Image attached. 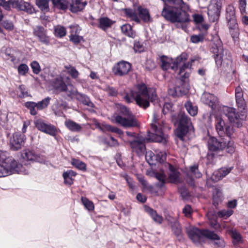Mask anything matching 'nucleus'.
<instances>
[{"instance_id": "obj_63", "label": "nucleus", "mask_w": 248, "mask_h": 248, "mask_svg": "<svg viewBox=\"0 0 248 248\" xmlns=\"http://www.w3.org/2000/svg\"><path fill=\"white\" fill-rule=\"evenodd\" d=\"M134 49L136 52H141L144 50V46L139 41H136L134 45Z\"/></svg>"}, {"instance_id": "obj_57", "label": "nucleus", "mask_w": 248, "mask_h": 248, "mask_svg": "<svg viewBox=\"0 0 248 248\" xmlns=\"http://www.w3.org/2000/svg\"><path fill=\"white\" fill-rule=\"evenodd\" d=\"M155 177L157 180L159 181L160 184H159V186L162 187L165 183L166 176L163 172L156 173Z\"/></svg>"}, {"instance_id": "obj_40", "label": "nucleus", "mask_w": 248, "mask_h": 248, "mask_svg": "<svg viewBox=\"0 0 248 248\" xmlns=\"http://www.w3.org/2000/svg\"><path fill=\"white\" fill-rule=\"evenodd\" d=\"M145 158L150 165H152L155 164V155L151 151L146 152Z\"/></svg>"}, {"instance_id": "obj_25", "label": "nucleus", "mask_w": 248, "mask_h": 248, "mask_svg": "<svg viewBox=\"0 0 248 248\" xmlns=\"http://www.w3.org/2000/svg\"><path fill=\"white\" fill-rule=\"evenodd\" d=\"M227 20L232 36L233 38L237 37L239 34V29L236 17L228 19Z\"/></svg>"}, {"instance_id": "obj_18", "label": "nucleus", "mask_w": 248, "mask_h": 248, "mask_svg": "<svg viewBox=\"0 0 248 248\" xmlns=\"http://www.w3.org/2000/svg\"><path fill=\"white\" fill-rule=\"evenodd\" d=\"M182 80L183 82L180 86L174 88L173 89H170L168 91L169 94L172 96H182L186 94L189 90V87L187 84Z\"/></svg>"}, {"instance_id": "obj_23", "label": "nucleus", "mask_w": 248, "mask_h": 248, "mask_svg": "<svg viewBox=\"0 0 248 248\" xmlns=\"http://www.w3.org/2000/svg\"><path fill=\"white\" fill-rule=\"evenodd\" d=\"M97 27L103 31H106L111 27L115 21L107 17H101L98 19Z\"/></svg>"}, {"instance_id": "obj_35", "label": "nucleus", "mask_w": 248, "mask_h": 248, "mask_svg": "<svg viewBox=\"0 0 248 248\" xmlns=\"http://www.w3.org/2000/svg\"><path fill=\"white\" fill-rule=\"evenodd\" d=\"M52 2L54 6L58 9L65 10L68 8L67 0H52Z\"/></svg>"}, {"instance_id": "obj_62", "label": "nucleus", "mask_w": 248, "mask_h": 248, "mask_svg": "<svg viewBox=\"0 0 248 248\" xmlns=\"http://www.w3.org/2000/svg\"><path fill=\"white\" fill-rule=\"evenodd\" d=\"M29 68L27 65L25 64H21L18 67V72L20 75H24L28 71Z\"/></svg>"}, {"instance_id": "obj_4", "label": "nucleus", "mask_w": 248, "mask_h": 248, "mask_svg": "<svg viewBox=\"0 0 248 248\" xmlns=\"http://www.w3.org/2000/svg\"><path fill=\"white\" fill-rule=\"evenodd\" d=\"M175 123L179 124L175 134L181 140H185V137L187 133L189 134L194 133V129L191 120L185 113L180 112Z\"/></svg>"}, {"instance_id": "obj_49", "label": "nucleus", "mask_w": 248, "mask_h": 248, "mask_svg": "<svg viewBox=\"0 0 248 248\" xmlns=\"http://www.w3.org/2000/svg\"><path fill=\"white\" fill-rule=\"evenodd\" d=\"M65 68L67 70L68 73L71 75L72 78L76 79L79 76L78 70L73 66H65Z\"/></svg>"}, {"instance_id": "obj_11", "label": "nucleus", "mask_w": 248, "mask_h": 248, "mask_svg": "<svg viewBox=\"0 0 248 248\" xmlns=\"http://www.w3.org/2000/svg\"><path fill=\"white\" fill-rule=\"evenodd\" d=\"M225 139L218 140L215 137H210L208 140V147L210 151L218 152L222 151L226 146Z\"/></svg>"}, {"instance_id": "obj_26", "label": "nucleus", "mask_w": 248, "mask_h": 248, "mask_svg": "<svg viewBox=\"0 0 248 248\" xmlns=\"http://www.w3.org/2000/svg\"><path fill=\"white\" fill-rule=\"evenodd\" d=\"M235 98L238 107L244 109L246 104L243 98V92L240 86L237 87L235 89Z\"/></svg>"}, {"instance_id": "obj_20", "label": "nucleus", "mask_w": 248, "mask_h": 248, "mask_svg": "<svg viewBox=\"0 0 248 248\" xmlns=\"http://www.w3.org/2000/svg\"><path fill=\"white\" fill-rule=\"evenodd\" d=\"M202 101L208 105L212 109H215L217 105L218 100L217 97L209 93H204L201 97Z\"/></svg>"}, {"instance_id": "obj_36", "label": "nucleus", "mask_w": 248, "mask_h": 248, "mask_svg": "<svg viewBox=\"0 0 248 248\" xmlns=\"http://www.w3.org/2000/svg\"><path fill=\"white\" fill-rule=\"evenodd\" d=\"M222 192L218 189H216L213 193V204L215 206L218 205L220 203L222 200Z\"/></svg>"}, {"instance_id": "obj_13", "label": "nucleus", "mask_w": 248, "mask_h": 248, "mask_svg": "<svg viewBox=\"0 0 248 248\" xmlns=\"http://www.w3.org/2000/svg\"><path fill=\"white\" fill-rule=\"evenodd\" d=\"M131 69L130 63L122 61L117 63L113 68V72L115 75L124 76L128 74Z\"/></svg>"}, {"instance_id": "obj_2", "label": "nucleus", "mask_w": 248, "mask_h": 248, "mask_svg": "<svg viewBox=\"0 0 248 248\" xmlns=\"http://www.w3.org/2000/svg\"><path fill=\"white\" fill-rule=\"evenodd\" d=\"M187 233L190 239L195 244H199L204 238L213 240V244L216 248H223L224 241L214 232L208 230H200L194 227L187 229Z\"/></svg>"}, {"instance_id": "obj_8", "label": "nucleus", "mask_w": 248, "mask_h": 248, "mask_svg": "<svg viewBox=\"0 0 248 248\" xmlns=\"http://www.w3.org/2000/svg\"><path fill=\"white\" fill-rule=\"evenodd\" d=\"M212 51L214 54V58L217 65L221 66L223 63H228L231 60L227 55V51L224 50L221 46H213Z\"/></svg>"}, {"instance_id": "obj_3", "label": "nucleus", "mask_w": 248, "mask_h": 248, "mask_svg": "<svg viewBox=\"0 0 248 248\" xmlns=\"http://www.w3.org/2000/svg\"><path fill=\"white\" fill-rule=\"evenodd\" d=\"M26 174L28 172L24 167L12 157H8L0 165V177H6L13 173Z\"/></svg>"}, {"instance_id": "obj_52", "label": "nucleus", "mask_w": 248, "mask_h": 248, "mask_svg": "<svg viewBox=\"0 0 248 248\" xmlns=\"http://www.w3.org/2000/svg\"><path fill=\"white\" fill-rule=\"evenodd\" d=\"M233 213L232 209L222 210L217 213V216L219 217L227 218L230 217Z\"/></svg>"}, {"instance_id": "obj_19", "label": "nucleus", "mask_w": 248, "mask_h": 248, "mask_svg": "<svg viewBox=\"0 0 248 248\" xmlns=\"http://www.w3.org/2000/svg\"><path fill=\"white\" fill-rule=\"evenodd\" d=\"M197 57H194L191 59L190 61L184 63L180 68L179 71V78L182 80H184L189 77V72L186 71V69H190L192 66V64L195 61H198Z\"/></svg>"}, {"instance_id": "obj_27", "label": "nucleus", "mask_w": 248, "mask_h": 248, "mask_svg": "<svg viewBox=\"0 0 248 248\" xmlns=\"http://www.w3.org/2000/svg\"><path fill=\"white\" fill-rule=\"evenodd\" d=\"M137 11L140 17L146 23L150 22L152 19L149 14V10L145 8L139 6L138 7Z\"/></svg>"}, {"instance_id": "obj_34", "label": "nucleus", "mask_w": 248, "mask_h": 248, "mask_svg": "<svg viewBox=\"0 0 248 248\" xmlns=\"http://www.w3.org/2000/svg\"><path fill=\"white\" fill-rule=\"evenodd\" d=\"M65 124L70 130L74 132H78L82 128L80 124L71 120H66Z\"/></svg>"}, {"instance_id": "obj_28", "label": "nucleus", "mask_w": 248, "mask_h": 248, "mask_svg": "<svg viewBox=\"0 0 248 248\" xmlns=\"http://www.w3.org/2000/svg\"><path fill=\"white\" fill-rule=\"evenodd\" d=\"M144 209L146 213L149 214L152 219L157 223L161 224L163 221L162 216L157 214L156 212L149 206H145Z\"/></svg>"}, {"instance_id": "obj_50", "label": "nucleus", "mask_w": 248, "mask_h": 248, "mask_svg": "<svg viewBox=\"0 0 248 248\" xmlns=\"http://www.w3.org/2000/svg\"><path fill=\"white\" fill-rule=\"evenodd\" d=\"M25 106L30 109V113L31 115H35L37 114V111L35 109V108H36L35 102H27L25 103Z\"/></svg>"}, {"instance_id": "obj_48", "label": "nucleus", "mask_w": 248, "mask_h": 248, "mask_svg": "<svg viewBox=\"0 0 248 248\" xmlns=\"http://www.w3.org/2000/svg\"><path fill=\"white\" fill-rule=\"evenodd\" d=\"M66 109L67 108V104L66 103H62L61 104L58 103L55 105L54 107L53 110L56 115L61 116L62 114V111L61 110V108Z\"/></svg>"}, {"instance_id": "obj_58", "label": "nucleus", "mask_w": 248, "mask_h": 248, "mask_svg": "<svg viewBox=\"0 0 248 248\" xmlns=\"http://www.w3.org/2000/svg\"><path fill=\"white\" fill-rule=\"evenodd\" d=\"M246 0H239V9L242 15H246Z\"/></svg>"}, {"instance_id": "obj_5", "label": "nucleus", "mask_w": 248, "mask_h": 248, "mask_svg": "<svg viewBox=\"0 0 248 248\" xmlns=\"http://www.w3.org/2000/svg\"><path fill=\"white\" fill-rule=\"evenodd\" d=\"M121 112L124 115H114L111 117V121L124 127H135L138 125V122L129 109L124 106L121 108Z\"/></svg>"}, {"instance_id": "obj_44", "label": "nucleus", "mask_w": 248, "mask_h": 248, "mask_svg": "<svg viewBox=\"0 0 248 248\" xmlns=\"http://www.w3.org/2000/svg\"><path fill=\"white\" fill-rule=\"evenodd\" d=\"M235 9L233 5H229L226 8V19L235 18Z\"/></svg>"}, {"instance_id": "obj_17", "label": "nucleus", "mask_w": 248, "mask_h": 248, "mask_svg": "<svg viewBox=\"0 0 248 248\" xmlns=\"http://www.w3.org/2000/svg\"><path fill=\"white\" fill-rule=\"evenodd\" d=\"M145 140L142 137H138L136 140L130 142L131 147L133 152H135L139 155H142L145 150L144 144Z\"/></svg>"}, {"instance_id": "obj_14", "label": "nucleus", "mask_w": 248, "mask_h": 248, "mask_svg": "<svg viewBox=\"0 0 248 248\" xmlns=\"http://www.w3.org/2000/svg\"><path fill=\"white\" fill-rule=\"evenodd\" d=\"M37 128L45 133L51 136H55L57 133V130L53 125L46 123L44 121L38 120L35 122Z\"/></svg>"}, {"instance_id": "obj_45", "label": "nucleus", "mask_w": 248, "mask_h": 248, "mask_svg": "<svg viewBox=\"0 0 248 248\" xmlns=\"http://www.w3.org/2000/svg\"><path fill=\"white\" fill-rule=\"evenodd\" d=\"M71 164L79 170H85L86 169V164L79 160L72 159L71 160Z\"/></svg>"}, {"instance_id": "obj_59", "label": "nucleus", "mask_w": 248, "mask_h": 248, "mask_svg": "<svg viewBox=\"0 0 248 248\" xmlns=\"http://www.w3.org/2000/svg\"><path fill=\"white\" fill-rule=\"evenodd\" d=\"M172 230L173 233L177 236H180L182 234L181 227L179 224L175 223L174 225L172 227Z\"/></svg>"}, {"instance_id": "obj_54", "label": "nucleus", "mask_w": 248, "mask_h": 248, "mask_svg": "<svg viewBox=\"0 0 248 248\" xmlns=\"http://www.w3.org/2000/svg\"><path fill=\"white\" fill-rule=\"evenodd\" d=\"M166 154L165 152L156 151L155 160L156 162H163L166 160Z\"/></svg>"}, {"instance_id": "obj_55", "label": "nucleus", "mask_w": 248, "mask_h": 248, "mask_svg": "<svg viewBox=\"0 0 248 248\" xmlns=\"http://www.w3.org/2000/svg\"><path fill=\"white\" fill-rule=\"evenodd\" d=\"M188 55L186 53H182L180 55L178 56L175 60L173 61L174 62H175L177 65V68L178 67L179 64L186 61Z\"/></svg>"}, {"instance_id": "obj_56", "label": "nucleus", "mask_w": 248, "mask_h": 248, "mask_svg": "<svg viewBox=\"0 0 248 248\" xmlns=\"http://www.w3.org/2000/svg\"><path fill=\"white\" fill-rule=\"evenodd\" d=\"M210 215V214L209 213L208 214V216L210 221V225L214 229L216 230H218L219 228H220V226L217 222V217H211Z\"/></svg>"}, {"instance_id": "obj_42", "label": "nucleus", "mask_w": 248, "mask_h": 248, "mask_svg": "<svg viewBox=\"0 0 248 248\" xmlns=\"http://www.w3.org/2000/svg\"><path fill=\"white\" fill-rule=\"evenodd\" d=\"M55 35L57 37H62L66 34V29L61 25H58L55 27Z\"/></svg>"}, {"instance_id": "obj_41", "label": "nucleus", "mask_w": 248, "mask_h": 248, "mask_svg": "<svg viewBox=\"0 0 248 248\" xmlns=\"http://www.w3.org/2000/svg\"><path fill=\"white\" fill-rule=\"evenodd\" d=\"M49 0H36V4L42 11H47L48 10Z\"/></svg>"}, {"instance_id": "obj_43", "label": "nucleus", "mask_w": 248, "mask_h": 248, "mask_svg": "<svg viewBox=\"0 0 248 248\" xmlns=\"http://www.w3.org/2000/svg\"><path fill=\"white\" fill-rule=\"evenodd\" d=\"M229 233L231 235L233 240L234 243H238L241 241L242 237L240 234L235 230L229 231Z\"/></svg>"}, {"instance_id": "obj_60", "label": "nucleus", "mask_w": 248, "mask_h": 248, "mask_svg": "<svg viewBox=\"0 0 248 248\" xmlns=\"http://www.w3.org/2000/svg\"><path fill=\"white\" fill-rule=\"evenodd\" d=\"M31 66L34 74H38L41 71L40 66L36 61L32 62L31 64Z\"/></svg>"}, {"instance_id": "obj_37", "label": "nucleus", "mask_w": 248, "mask_h": 248, "mask_svg": "<svg viewBox=\"0 0 248 248\" xmlns=\"http://www.w3.org/2000/svg\"><path fill=\"white\" fill-rule=\"evenodd\" d=\"M185 106L187 112L191 116H195L197 115L198 108L196 106H194L191 102L187 101Z\"/></svg>"}, {"instance_id": "obj_46", "label": "nucleus", "mask_w": 248, "mask_h": 248, "mask_svg": "<svg viewBox=\"0 0 248 248\" xmlns=\"http://www.w3.org/2000/svg\"><path fill=\"white\" fill-rule=\"evenodd\" d=\"M81 202L85 208L89 211L94 210V206L93 202L86 197H82L81 199Z\"/></svg>"}, {"instance_id": "obj_21", "label": "nucleus", "mask_w": 248, "mask_h": 248, "mask_svg": "<svg viewBox=\"0 0 248 248\" xmlns=\"http://www.w3.org/2000/svg\"><path fill=\"white\" fill-rule=\"evenodd\" d=\"M21 158L25 161H38L41 162L40 157L32 150L25 149L22 151L21 154Z\"/></svg>"}, {"instance_id": "obj_15", "label": "nucleus", "mask_w": 248, "mask_h": 248, "mask_svg": "<svg viewBox=\"0 0 248 248\" xmlns=\"http://www.w3.org/2000/svg\"><path fill=\"white\" fill-rule=\"evenodd\" d=\"M11 7L25 11L29 14L35 13V10L32 5L29 3L22 0H12Z\"/></svg>"}, {"instance_id": "obj_53", "label": "nucleus", "mask_w": 248, "mask_h": 248, "mask_svg": "<svg viewBox=\"0 0 248 248\" xmlns=\"http://www.w3.org/2000/svg\"><path fill=\"white\" fill-rule=\"evenodd\" d=\"M225 141H226V151L228 153L232 154L235 151V146L234 144V142L233 141L230 140H229L225 139Z\"/></svg>"}, {"instance_id": "obj_10", "label": "nucleus", "mask_w": 248, "mask_h": 248, "mask_svg": "<svg viewBox=\"0 0 248 248\" xmlns=\"http://www.w3.org/2000/svg\"><path fill=\"white\" fill-rule=\"evenodd\" d=\"M53 85L57 90L66 92L70 95H75L77 93V89L72 84H65L62 77L56 78L53 83Z\"/></svg>"}, {"instance_id": "obj_33", "label": "nucleus", "mask_w": 248, "mask_h": 248, "mask_svg": "<svg viewBox=\"0 0 248 248\" xmlns=\"http://www.w3.org/2000/svg\"><path fill=\"white\" fill-rule=\"evenodd\" d=\"M121 30L123 33L128 37L134 38L136 37V32L132 30V27L129 24H124L121 26Z\"/></svg>"}, {"instance_id": "obj_30", "label": "nucleus", "mask_w": 248, "mask_h": 248, "mask_svg": "<svg viewBox=\"0 0 248 248\" xmlns=\"http://www.w3.org/2000/svg\"><path fill=\"white\" fill-rule=\"evenodd\" d=\"M86 4V2H81L80 0H72L70 4V10L76 13L82 10Z\"/></svg>"}, {"instance_id": "obj_39", "label": "nucleus", "mask_w": 248, "mask_h": 248, "mask_svg": "<svg viewBox=\"0 0 248 248\" xmlns=\"http://www.w3.org/2000/svg\"><path fill=\"white\" fill-rule=\"evenodd\" d=\"M50 99L49 97H47L42 101L36 103L37 109L42 110L46 108L49 105Z\"/></svg>"}, {"instance_id": "obj_7", "label": "nucleus", "mask_w": 248, "mask_h": 248, "mask_svg": "<svg viewBox=\"0 0 248 248\" xmlns=\"http://www.w3.org/2000/svg\"><path fill=\"white\" fill-rule=\"evenodd\" d=\"M222 111L228 117L230 122L237 127H241L243 122L247 118L246 112L245 110L238 113L235 108L225 106L222 108Z\"/></svg>"}, {"instance_id": "obj_9", "label": "nucleus", "mask_w": 248, "mask_h": 248, "mask_svg": "<svg viewBox=\"0 0 248 248\" xmlns=\"http://www.w3.org/2000/svg\"><path fill=\"white\" fill-rule=\"evenodd\" d=\"M222 7V3L220 0H211L208 7V15L209 19L215 22L218 18L220 10Z\"/></svg>"}, {"instance_id": "obj_61", "label": "nucleus", "mask_w": 248, "mask_h": 248, "mask_svg": "<svg viewBox=\"0 0 248 248\" xmlns=\"http://www.w3.org/2000/svg\"><path fill=\"white\" fill-rule=\"evenodd\" d=\"M12 0H9L6 1L5 0H0V6L5 10L9 11L11 8Z\"/></svg>"}, {"instance_id": "obj_22", "label": "nucleus", "mask_w": 248, "mask_h": 248, "mask_svg": "<svg viewBox=\"0 0 248 248\" xmlns=\"http://www.w3.org/2000/svg\"><path fill=\"white\" fill-rule=\"evenodd\" d=\"M71 30L70 35L69 36L70 40L74 44H78L83 40V37L78 35L80 29L77 25H71L70 26Z\"/></svg>"}, {"instance_id": "obj_6", "label": "nucleus", "mask_w": 248, "mask_h": 248, "mask_svg": "<svg viewBox=\"0 0 248 248\" xmlns=\"http://www.w3.org/2000/svg\"><path fill=\"white\" fill-rule=\"evenodd\" d=\"M161 123L162 124L160 123L158 116L154 113L153 121L151 124V128L154 133L152 134V137L149 140L154 142L165 143L166 142V139L163 133V130L165 127V124L163 121H161Z\"/></svg>"}, {"instance_id": "obj_31", "label": "nucleus", "mask_w": 248, "mask_h": 248, "mask_svg": "<svg viewBox=\"0 0 248 248\" xmlns=\"http://www.w3.org/2000/svg\"><path fill=\"white\" fill-rule=\"evenodd\" d=\"M77 173L72 170H69L65 171L63 173V177L64 180V183L66 185H71L73 183V177L75 176Z\"/></svg>"}, {"instance_id": "obj_1", "label": "nucleus", "mask_w": 248, "mask_h": 248, "mask_svg": "<svg viewBox=\"0 0 248 248\" xmlns=\"http://www.w3.org/2000/svg\"><path fill=\"white\" fill-rule=\"evenodd\" d=\"M124 99L127 103L134 99L139 107L146 108L150 106V101L154 102L157 100V95L155 89H148L144 84H140L134 87L129 93H126Z\"/></svg>"}, {"instance_id": "obj_47", "label": "nucleus", "mask_w": 248, "mask_h": 248, "mask_svg": "<svg viewBox=\"0 0 248 248\" xmlns=\"http://www.w3.org/2000/svg\"><path fill=\"white\" fill-rule=\"evenodd\" d=\"M206 33H200L198 35H193L191 36L190 40L193 43H198L203 41Z\"/></svg>"}, {"instance_id": "obj_24", "label": "nucleus", "mask_w": 248, "mask_h": 248, "mask_svg": "<svg viewBox=\"0 0 248 248\" xmlns=\"http://www.w3.org/2000/svg\"><path fill=\"white\" fill-rule=\"evenodd\" d=\"M161 61L162 62L161 66L163 70H167L169 69L175 70L177 69V65L170 58L162 56L161 57Z\"/></svg>"}, {"instance_id": "obj_12", "label": "nucleus", "mask_w": 248, "mask_h": 248, "mask_svg": "<svg viewBox=\"0 0 248 248\" xmlns=\"http://www.w3.org/2000/svg\"><path fill=\"white\" fill-rule=\"evenodd\" d=\"M26 140L25 135L19 132L14 133L10 139L11 148L13 150H18L24 145Z\"/></svg>"}, {"instance_id": "obj_64", "label": "nucleus", "mask_w": 248, "mask_h": 248, "mask_svg": "<svg viewBox=\"0 0 248 248\" xmlns=\"http://www.w3.org/2000/svg\"><path fill=\"white\" fill-rule=\"evenodd\" d=\"M2 25L6 30L8 31H12L14 28L13 23L9 20L3 21L2 22Z\"/></svg>"}, {"instance_id": "obj_16", "label": "nucleus", "mask_w": 248, "mask_h": 248, "mask_svg": "<svg viewBox=\"0 0 248 248\" xmlns=\"http://www.w3.org/2000/svg\"><path fill=\"white\" fill-rule=\"evenodd\" d=\"M33 35L38 38L41 43L48 45L49 44V37L46 34V30L41 26H37L33 28Z\"/></svg>"}, {"instance_id": "obj_32", "label": "nucleus", "mask_w": 248, "mask_h": 248, "mask_svg": "<svg viewBox=\"0 0 248 248\" xmlns=\"http://www.w3.org/2000/svg\"><path fill=\"white\" fill-rule=\"evenodd\" d=\"M225 122L220 117H217L216 120V128L218 134L222 136L224 133Z\"/></svg>"}, {"instance_id": "obj_51", "label": "nucleus", "mask_w": 248, "mask_h": 248, "mask_svg": "<svg viewBox=\"0 0 248 248\" xmlns=\"http://www.w3.org/2000/svg\"><path fill=\"white\" fill-rule=\"evenodd\" d=\"M190 172L191 174L196 178H199L202 177V173L199 171L198 165H194L190 168Z\"/></svg>"}, {"instance_id": "obj_38", "label": "nucleus", "mask_w": 248, "mask_h": 248, "mask_svg": "<svg viewBox=\"0 0 248 248\" xmlns=\"http://www.w3.org/2000/svg\"><path fill=\"white\" fill-rule=\"evenodd\" d=\"M124 11L126 16L130 18L131 20H134L137 23H139L140 22V19L135 11L131 9H125Z\"/></svg>"}, {"instance_id": "obj_29", "label": "nucleus", "mask_w": 248, "mask_h": 248, "mask_svg": "<svg viewBox=\"0 0 248 248\" xmlns=\"http://www.w3.org/2000/svg\"><path fill=\"white\" fill-rule=\"evenodd\" d=\"M170 173L169 176V182L172 183H178L180 181L179 178V172H178L172 166L169 164Z\"/></svg>"}]
</instances>
